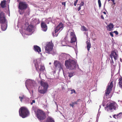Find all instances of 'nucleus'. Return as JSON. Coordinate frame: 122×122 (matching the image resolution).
I'll return each instance as SVG.
<instances>
[{
  "instance_id": "37",
  "label": "nucleus",
  "mask_w": 122,
  "mask_h": 122,
  "mask_svg": "<svg viewBox=\"0 0 122 122\" xmlns=\"http://www.w3.org/2000/svg\"><path fill=\"white\" fill-rule=\"evenodd\" d=\"M66 2H63L61 3L62 5H64L65 7L66 6Z\"/></svg>"
},
{
  "instance_id": "16",
  "label": "nucleus",
  "mask_w": 122,
  "mask_h": 122,
  "mask_svg": "<svg viewBox=\"0 0 122 122\" xmlns=\"http://www.w3.org/2000/svg\"><path fill=\"white\" fill-rule=\"evenodd\" d=\"M54 65L55 67L60 68L61 67V63L57 61H55L54 62Z\"/></svg>"
},
{
  "instance_id": "7",
  "label": "nucleus",
  "mask_w": 122,
  "mask_h": 122,
  "mask_svg": "<svg viewBox=\"0 0 122 122\" xmlns=\"http://www.w3.org/2000/svg\"><path fill=\"white\" fill-rule=\"evenodd\" d=\"M64 25L61 22H60L59 24L55 28L54 30L55 36H57L58 35L57 32L61 30L63 28Z\"/></svg>"
},
{
  "instance_id": "18",
  "label": "nucleus",
  "mask_w": 122,
  "mask_h": 122,
  "mask_svg": "<svg viewBox=\"0 0 122 122\" xmlns=\"http://www.w3.org/2000/svg\"><path fill=\"white\" fill-rule=\"evenodd\" d=\"M34 48L35 51L37 52L38 53H40L41 51V48L37 46H34Z\"/></svg>"
},
{
  "instance_id": "28",
  "label": "nucleus",
  "mask_w": 122,
  "mask_h": 122,
  "mask_svg": "<svg viewBox=\"0 0 122 122\" xmlns=\"http://www.w3.org/2000/svg\"><path fill=\"white\" fill-rule=\"evenodd\" d=\"M81 30L83 31H88V30L84 26H82L81 27Z\"/></svg>"
},
{
  "instance_id": "45",
  "label": "nucleus",
  "mask_w": 122,
  "mask_h": 122,
  "mask_svg": "<svg viewBox=\"0 0 122 122\" xmlns=\"http://www.w3.org/2000/svg\"><path fill=\"white\" fill-rule=\"evenodd\" d=\"M111 1H115V0H111Z\"/></svg>"
},
{
  "instance_id": "39",
  "label": "nucleus",
  "mask_w": 122,
  "mask_h": 122,
  "mask_svg": "<svg viewBox=\"0 0 122 122\" xmlns=\"http://www.w3.org/2000/svg\"><path fill=\"white\" fill-rule=\"evenodd\" d=\"M35 100H33L32 101V102H31L30 103L31 105H32L33 103H35Z\"/></svg>"
},
{
  "instance_id": "46",
  "label": "nucleus",
  "mask_w": 122,
  "mask_h": 122,
  "mask_svg": "<svg viewBox=\"0 0 122 122\" xmlns=\"http://www.w3.org/2000/svg\"><path fill=\"white\" fill-rule=\"evenodd\" d=\"M110 0H108V2H109V1H110Z\"/></svg>"
},
{
  "instance_id": "14",
  "label": "nucleus",
  "mask_w": 122,
  "mask_h": 122,
  "mask_svg": "<svg viewBox=\"0 0 122 122\" xmlns=\"http://www.w3.org/2000/svg\"><path fill=\"white\" fill-rule=\"evenodd\" d=\"M42 87H39L38 90V92L40 93L44 94L47 92V90L43 88L42 89Z\"/></svg>"
},
{
  "instance_id": "20",
  "label": "nucleus",
  "mask_w": 122,
  "mask_h": 122,
  "mask_svg": "<svg viewBox=\"0 0 122 122\" xmlns=\"http://www.w3.org/2000/svg\"><path fill=\"white\" fill-rule=\"evenodd\" d=\"M68 32H70V37L76 36L74 30L72 29H69Z\"/></svg>"
},
{
  "instance_id": "23",
  "label": "nucleus",
  "mask_w": 122,
  "mask_h": 122,
  "mask_svg": "<svg viewBox=\"0 0 122 122\" xmlns=\"http://www.w3.org/2000/svg\"><path fill=\"white\" fill-rule=\"evenodd\" d=\"M86 44H87V50L88 51L90 50V49L91 47V44L90 42V41H87L86 42Z\"/></svg>"
},
{
  "instance_id": "6",
  "label": "nucleus",
  "mask_w": 122,
  "mask_h": 122,
  "mask_svg": "<svg viewBox=\"0 0 122 122\" xmlns=\"http://www.w3.org/2000/svg\"><path fill=\"white\" fill-rule=\"evenodd\" d=\"M28 6V4L24 1H20L19 4L18 8L21 10L26 9Z\"/></svg>"
},
{
  "instance_id": "21",
  "label": "nucleus",
  "mask_w": 122,
  "mask_h": 122,
  "mask_svg": "<svg viewBox=\"0 0 122 122\" xmlns=\"http://www.w3.org/2000/svg\"><path fill=\"white\" fill-rule=\"evenodd\" d=\"M6 1L5 0H4L1 1L0 5L2 8H4L6 7Z\"/></svg>"
},
{
  "instance_id": "35",
  "label": "nucleus",
  "mask_w": 122,
  "mask_h": 122,
  "mask_svg": "<svg viewBox=\"0 0 122 122\" xmlns=\"http://www.w3.org/2000/svg\"><path fill=\"white\" fill-rule=\"evenodd\" d=\"M84 3L83 2H81L80 4V6H83L84 5Z\"/></svg>"
},
{
  "instance_id": "33",
  "label": "nucleus",
  "mask_w": 122,
  "mask_h": 122,
  "mask_svg": "<svg viewBox=\"0 0 122 122\" xmlns=\"http://www.w3.org/2000/svg\"><path fill=\"white\" fill-rule=\"evenodd\" d=\"M78 1V0H76L75 1H74V5L75 6H76L77 3Z\"/></svg>"
},
{
  "instance_id": "24",
  "label": "nucleus",
  "mask_w": 122,
  "mask_h": 122,
  "mask_svg": "<svg viewBox=\"0 0 122 122\" xmlns=\"http://www.w3.org/2000/svg\"><path fill=\"white\" fill-rule=\"evenodd\" d=\"M46 122H55V121L53 118L49 117L47 118Z\"/></svg>"
},
{
  "instance_id": "4",
  "label": "nucleus",
  "mask_w": 122,
  "mask_h": 122,
  "mask_svg": "<svg viewBox=\"0 0 122 122\" xmlns=\"http://www.w3.org/2000/svg\"><path fill=\"white\" fill-rule=\"evenodd\" d=\"M36 115L37 118L40 120H43L45 119L46 117L45 113L40 110H37Z\"/></svg>"
},
{
  "instance_id": "1",
  "label": "nucleus",
  "mask_w": 122,
  "mask_h": 122,
  "mask_svg": "<svg viewBox=\"0 0 122 122\" xmlns=\"http://www.w3.org/2000/svg\"><path fill=\"white\" fill-rule=\"evenodd\" d=\"M76 61L72 59L66 60L65 62V65L66 68L69 70H73L78 67V65L77 64Z\"/></svg>"
},
{
  "instance_id": "47",
  "label": "nucleus",
  "mask_w": 122,
  "mask_h": 122,
  "mask_svg": "<svg viewBox=\"0 0 122 122\" xmlns=\"http://www.w3.org/2000/svg\"><path fill=\"white\" fill-rule=\"evenodd\" d=\"M49 64H51V63H49Z\"/></svg>"
},
{
  "instance_id": "41",
  "label": "nucleus",
  "mask_w": 122,
  "mask_h": 122,
  "mask_svg": "<svg viewBox=\"0 0 122 122\" xmlns=\"http://www.w3.org/2000/svg\"><path fill=\"white\" fill-rule=\"evenodd\" d=\"M101 17L102 19H103V20L104 19V18L103 15H101Z\"/></svg>"
},
{
  "instance_id": "38",
  "label": "nucleus",
  "mask_w": 122,
  "mask_h": 122,
  "mask_svg": "<svg viewBox=\"0 0 122 122\" xmlns=\"http://www.w3.org/2000/svg\"><path fill=\"white\" fill-rule=\"evenodd\" d=\"M116 35H117L118 34V33L117 31H115L113 32Z\"/></svg>"
},
{
  "instance_id": "19",
  "label": "nucleus",
  "mask_w": 122,
  "mask_h": 122,
  "mask_svg": "<svg viewBox=\"0 0 122 122\" xmlns=\"http://www.w3.org/2000/svg\"><path fill=\"white\" fill-rule=\"evenodd\" d=\"M34 27L33 25L30 24L29 25L26 29V30L30 32H31L33 29V28Z\"/></svg>"
},
{
  "instance_id": "2",
  "label": "nucleus",
  "mask_w": 122,
  "mask_h": 122,
  "mask_svg": "<svg viewBox=\"0 0 122 122\" xmlns=\"http://www.w3.org/2000/svg\"><path fill=\"white\" fill-rule=\"evenodd\" d=\"M19 112L20 116L23 118L26 117L29 114L28 109L24 107H21L20 109Z\"/></svg>"
},
{
  "instance_id": "43",
  "label": "nucleus",
  "mask_w": 122,
  "mask_h": 122,
  "mask_svg": "<svg viewBox=\"0 0 122 122\" xmlns=\"http://www.w3.org/2000/svg\"><path fill=\"white\" fill-rule=\"evenodd\" d=\"M103 13L105 15H106V13L104 11L103 12Z\"/></svg>"
},
{
  "instance_id": "40",
  "label": "nucleus",
  "mask_w": 122,
  "mask_h": 122,
  "mask_svg": "<svg viewBox=\"0 0 122 122\" xmlns=\"http://www.w3.org/2000/svg\"><path fill=\"white\" fill-rule=\"evenodd\" d=\"M81 6H79V7L77 8V10L78 11H79V10H80V9H81Z\"/></svg>"
},
{
  "instance_id": "27",
  "label": "nucleus",
  "mask_w": 122,
  "mask_h": 122,
  "mask_svg": "<svg viewBox=\"0 0 122 122\" xmlns=\"http://www.w3.org/2000/svg\"><path fill=\"white\" fill-rule=\"evenodd\" d=\"M1 29L2 30H5L7 28V25L5 24H2L1 25Z\"/></svg>"
},
{
  "instance_id": "34",
  "label": "nucleus",
  "mask_w": 122,
  "mask_h": 122,
  "mask_svg": "<svg viewBox=\"0 0 122 122\" xmlns=\"http://www.w3.org/2000/svg\"><path fill=\"white\" fill-rule=\"evenodd\" d=\"M114 63V61L112 59H111V64L112 65H113V64Z\"/></svg>"
},
{
  "instance_id": "25",
  "label": "nucleus",
  "mask_w": 122,
  "mask_h": 122,
  "mask_svg": "<svg viewBox=\"0 0 122 122\" xmlns=\"http://www.w3.org/2000/svg\"><path fill=\"white\" fill-rule=\"evenodd\" d=\"M71 41L70 42L71 43L75 42L76 40V36L75 37H71Z\"/></svg>"
},
{
  "instance_id": "13",
  "label": "nucleus",
  "mask_w": 122,
  "mask_h": 122,
  "mask_svg": "<svg viewBox=\"0 0 122 122\" xmlns=\"http://www.w3.org/2000/svg\"><path fill=\"white\" fill-rule=\"evenodd\" d=\"M35 66L36 67V70L38 71L40 70V71H43L45 69V67L44 66L42 65H41L40 66V68H39V66L38 65H35Z\"/></svg>"
},
{
  "instance_id": "32",
  "label": "nucleus",
  "mask_w": 122,
  "mask_h": 122,
  "mask_svg": "<svg viewBox=\"0 0 122 122\" xmlns=\"http://www.w3.org/2000/svg\"><path fill=\"white\" fill-rule=\"evenodd\" d=\"M71 94H73V93H76L75 91V90L74 89H72V90H71Z\"/></svg>"
},
{
  "instance_id": "44",
  "label": "nucleus",
  "mask_w": 122,
  "mask_h": 122,
  "mask_svg": "<svg viewBox=\"0 0 122 122\" xmlns=\"http://www.w3.org/2000/svg\"><path fill=\"white\" fill-rule=\"evenodd\" d=\"M120 61L121 62H122V59L121 58H120Z\"/></svg>"
},
{
  "instance_id": "31",
  "label": "nucleus",
  "mask_w": 122,
  "mask_h": 122,
  "mask_svg": "<svg viewBox=\"0 0 122 122\" xmlns=\"http://www.w3.org/2000/svg\"><path fill=\"white\" fill-rule=\"evenodd\" d=\"M25 97V96L24 95L22 96V97H19V98L20 99V101L21 102H22V99L24 98Z\"/></svg>"
},
{
  "instance_id": "11",
  "label": "nucleus",
  "mask_w": 122,
  "mask_h": 122,
  "mask_svg": "<svg viewBox=\"0 0 122 122\" xmlns=\"http://www.w3.org/2000/svg\"><path fill=\"white\" fill-rule=\"evenodd\" d=\"M41 87H42L43 88L47 90L48 85L47 83L45 82L42 81H41Z\"/></svg>"
},
{
  "instance_id": "30",
  "label": "nucleus",
  "mask_w": 122,
  "mask_h": 122,
  "mask_svg": "<svg viewBox=\"0 0 122 122\" xmlns=\"http://www.w3.org/2000/svg\"><path fill=\"white\" fill-rule=\"evenodd\" d=\"M98 3L99 7L100 8L101 6V3L100 0H98Z\"/></svg>"
},
{
  "instance_id": "8",
  "label": "nucleus",
  "mask_w": 122,
  "mask_h": 122,
  "mask_svg": "<svg viewBox=\"0 0 122 122\" xmlns=\"http://www.w3.org/2000/svg\"><path fill=\"white\" fill-rule=\"evenodd\" d=\"M116 103L114 102H110L106 105L105 108L108 111L109 109L111 110L113 109L115 110L116 109Z\"/></svg>"
},
{
  "instance_id": "12",
  "label": "nucleus",
  "mask_w": 122,
  "mask_h": 122,
  "mask_svg": "<svg viewBox=\"0 0 122 122\" xmlns=\"http://www.w3.org/2000/svg\"><path fill=\"white\" fill-rule=\"evenodd\" d=\"M41 26L42 30L44 31H46L47 29V26L46 24L43 22H42L41 23Z\"/></svg>"
},
{
  "instance_id": "26",
  "label": "nucleus",
  "mask_w": 122,
  "mask_h": 122,
  "mask_svg": "<svg viewBox=\"0 0 122 122\" xmlns=\"http://www.w3.org/2000/svg\"><path fill=\"white\" fill-rule=\"evenodd\" d=\"M80 100H81L80 99H78L77 101L73 102L71 104H70V105L72 107H73L74 106V105L75 104H77L78 102H79Z\"/></svg>"
},
{
  "instance_id": "3",
  "label": "nucleus",
  "mask_w": 122,
  "mask_h": 122,
  "mask_svg": "<svg viewBox=\"0 0 122 122\" xmlns=\"http://www.w3.org/2000/svg\"><path fill=\"white\" fill-rule=\"evenodd\" d=\"M54 45L52 42H49L46 44L45 46L46 52L50 54L51 51H52Z\"/></svg>"
},
{
  "instance_id": "36",
  "label": "nucleus",
  "mask_w": 122,
  "mask_h": 122,
  "mask_svg": "<svg viewBox=\"0 0 122 122\" xmlns=\"http://www.w3.org/2000/svg\"><path fill=\"white\" fill-rule=\"evenodd\" d=\"M110 35L112 37H113L114 36V35L113 33L112 32H110L109 33Z\"/></svg>"
},
{
  "instance_id": "10",
  "label": "nucleus",
  "mask_w": 122,
  "mask_h": 122,
  "mask_svg": "<svg viewBox=\"0 0 122 122\" xmlns=\"http://www.w3.org/2000/svg\"><path fill=\"white\" fill-rule=\"evenodd\" d=\"M110 56L111 59H112L113 58L115 61H116L117 59L118 55L115 51L114 50L112 51Z\"/></svg>"
},
{
  "instance_id": "15",
  "label": "nucleus",
  "mask_w": 122,
  "mask_h": 122,
  "mask_svg": "<svg viewBox=\"0 0 122 122\" xmlns=\"http://www.w3.org/2000/svg\"><path fill=\"white\" fill-rule=\"evenodd\" d=\"M122 112H120L117 114L114 115L113 116V117L116 119H120L122 117Z\"/></svg>"
},
{
  "instance_id": "42",
  "label": "nucleus",
  "mask_w": 122,
  "mask_h": 122,
  "mask_svg": "<svg viewBox=\"0 0 122 122\" xmlns=\"http://www.w3.org/2000/svg\"><path fill=\"white\" fill-rule=\"evenodd\" d=\"M112 2L113 3V4L114 5H115V1H112Z\"/></svg>"
},
{
  "instance_id": "5",
  "label": "nucleus",
  "mask_w": 122,
  "mask_h": 122,
  "mask_svg": "<svg viewBox=\"0 0 122 122\" xmlns=\"http://www.w3.org/2000/svg\"><path fill=\"white\" fill-rule=\"evenodd\" d=\"M113 81H111L108 84L106 90L105 91V95L106 96H108L112 90L113 87Z\"/></svg>"
},
{
  "instance_id": "22",
  "label": "nucleus",
  "mask_w": 122,
  "mask_h": 122,
  "mask_svg": "<svg viewBox=\"0 0 122 122\" xmlns=\"http://www.w3.org/2000/svg\"><path fill=\"white\" fill-rule=\"evenodd\" d=\"M118 84L119 86L122 89V77L119 78Z\"/></svg>"
},
{
  "instance_id": "9",
  "label": "nucleus",
  "mask_w": 122,
  "mask_h": 122,
  "mask_svg": "<svg viewBox=\"0 0 122 122\" xmlns=\"http://www.w3.org/2000/svg\"><path fill=\"white\" fill-rule=\"evenodd\" d=\"M6 19L5 14L3 12L0 13V23L3 24L5 22Z\"/></svg>"
},
{
  "instance_id": "29",
  "label": "nucleus",
  "mask_w": 122,
  "mask_h": 122,
  "mask_svg": "<svg viewBox=\"0 0 122 122\" xmlns=\"http://www.w3.org/2000/svg\"><path fill=\"white\" fill-rule=\"evenodd\" d=\"M68 76L70 78H71L74 75V72H68Z\"/></svg>"
},
{
  "instance_id": "17",
  "label": "nucleus",
  "mask_w": 122,
  "mask_h": 122,
  "mask_svg": "<svg viewBox=\"0 0 122 122\" xmlns=\"http://www.w3.org/2000/svg\"><path fill=\"white\" fill-rule=\"evenodd\" d=\"M114 27L112 23H110L109 25H107L106 27L107 30L109 31H111Z\"/></svg>"
}]
</instances>
